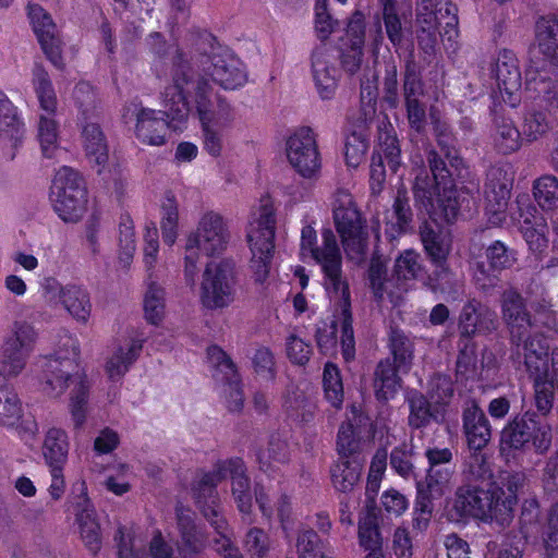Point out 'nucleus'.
Segmentation results:
<instances>
[{"instance_id":"a19ab883","label":"nucleus","mask_w":558,"mask_h":558,"mask_svg":"<svg viewBox=\"0 0 558 558\" xmlns=\"http://www.w3.org/2000/svg\"><path fill=\"white\" fill-rule=\"evenodd\" d=\"M61 303L77 320L86 322L90 315L92 304L86 290L78 286H66L62 293Z\"/></svg>"},{"instance_id":"aec40b11","label":"nucleus","mask_w":558,"mask_h":558,"mask_svg":"<svg viewBox=\"0 0 558 558\" xmlns=\"http://www.w3.org/2000/svg\"><path fill=\"white\" fill-rule=\"evenodd\" d=\"M513 174L502 167H492L487 171L485 184V214L488 222L498 227L506 220V210L510 199Z\"/></svg>"},{"instance_id":"052dcab7","label":"nucleus","mask_w":558,"mask_h":558,"mask_svg":"<svg viewBox=\"0 0 558 558\" xmlns=\"http://www.w3.org/2000/svg\"><path fill=\"white\" fill-rule=\"evenodd\" d=\"M322 544V539L313 529L300 530L296 539L299 558H324Z\"/></svg>"},{"instance_id":"6e6552de","label":"nucleus","mask_w":558,"mask_h":558,"mask_svg":"<svg viewBox=\"0 0 558 558\" xmlns=\"http://www.w3.org/2000/svg\"><path fill=\"white\" fill-rule=\"evenodd\" d=\"M551 445V426L542 422L533 412L515 416L501 432V450L511 449L521 452L533 450L537 454H546Z\"/></svg>"},{"instance_id":"7c9ffc66","label":"nucleus","mask_w":558,"mask_h":558,"mask_svg":"<svg viewBox=\"0 0 558 558\" xmlns=\"http://www.w3.org/2000/svg\"><path fill=\"white\" fill-rule=\"evenodd\" d=\"M221 470L226 473V478L231 477L232 495L238 504V508L243 513H248L252 507V495L250 490V480L245 475L244 462L240 458H233L221 462Z\"/></svg>"},{"instance_id":"c03bdc74","label":"nucleus","mask_w":558,"mask_h":558,"mask_svg":"<svg viewBox=\"0 0 558 558\" xmlns=\"http://www.w3.org/2000/svg\"><path fill=\"white\" fill-rule=\"evenodd\" d=\"M384 475V450L378 449L369 468L365 492V511L381 512L377 496Z\"/></svg>"},{"instance_id":"de8ad7c7","label":"nucleus","mask_w":558,"mask_h":558,"mask_svg":"<svg viewBox=\"0 0 558 558\" xmlns=\"http://www.w3.org/2000/svg\"><path fill=\"white\" fill-rule=\"evenodd\" d=\"M533 196L543 210H555L558 208V180L556 177L546 174L533 183Z\"/></svg>"},{"instance_id":"a878e982","label":"nucleus","mask_w":558,"mask_h":558,"mask_svg":"<svg viewBox=\"0 0 558 558\" xmlns=\"http://www.w3.org/2000/svg\"><path fill=\"white\" fill-rule=\"evenodd\" d=\"M389 340L393 363L391 368L386 367V400L401 388L400 374L408 373L413 356V343L402 331L391 329Z\"/></svg>"},{"instance_id":"c85d7f7f","label":"nucleus","mask_w":558,"mask_h":558,"mask_svg":"<svg viewBox=\"0 0 558 558\" xmlns=\"http://www.w3.org/2000/svg\"><path fill=\"white\" fill-rule=\"evenodd\" d=\"M75 520L78 524L81 537L86 548L96 555L101 548L100 525L96 511L85 492L75 497Z\"/></svg>"},{"instance_id":"9b49d317","label":"nucleus","mask_w":558,"mask_h":558,"mask_svg":"<svg viewBox=\"0 0 558 558\" xmlns=\"http://www.w3.org/2000/svg\"><path fill=\"white\" fill-rule=\"evenodd\" d=\"M50 199L57 215L65 222H76L83 216L86 187L74 169L61 167L52 180Z\"/></svg>"},{"instance_id":"9d476101","label":"nucleus","mask_w":558,"mask_h":558,"mask_svg":"<svg viewBox=\"0 0 558 558\" xmlns=\"http://www.w3.org/2000/svg\"><path fill=\"white\" fill-rule=\"evenodd\" d=\"M456 7L449 2L420 0L416 14V38L420 48L434 56L438 46L440 19L446 17L445 35L451 40L458 35Z\"/></svg>"},{"instance_id":"e2e57ef3","label":"nucleus","mask_w":558,"mask_h":558,"mask_svg":"<svg viewBox=\"0 0 558 558\" xmlns=\"http://www.w3.org/2000/svg\"><path fill=\"white\" fill-rule=\"evenodd\" d=\"M553 130V123L543 112L533 111L525 117L522 131L530 140L546 137Z\"/></svg>"},{"instance_id":"2f4dec72","label":"nucleus","mask_w":558,"mask_h":558,"mask_svg":"<svg viewBox=\"0 0 558 558\" xmlns=\"http://www.w3.org/2000/svg\"><path fill=\"white\" fill-rule=\"evenodd\" d=\"M287 156L290 163L304 178H313L320 170V158L316 142H288Z\"/></svg>"},{"instance_id":"1a4fd4ad","label":"nucleus","mask_w":558,"mask_h":558,"mask_svg":"<svg viewBox=\"0 0 558 558\" xmlns=\"http://www.w3.org/2000/svg\"><path fill=\"white\" fill-rule=\"evenodd\" d=\"M333 220L348 258L357 264L362 263L366 254L364 221L353 196L345 190H338L336 193Z\"/></svg>"},{"instance_id":"e433bc0d","label":"nucleus","mask_w":558,"mask_h":558,"mask_svg":"<svg viewBox=\"0 0 558 558\" xmlns=\"http://www.w3.org/2000/svg\"><path fill=\"white\" fill-rule=\"evenodd\" d=\"M226 478V473L221 470V462L217 463L211 472L204 473L193 487L194 497L198 508L203 512L208 505L220 510L217 504L216 486Z\"/></svg>"},{"instance_id":"f8f14e48","label":"nucleus","mask_w":558,"mask_h":558,"mask_svg":"<svg viewBox=\"0 0 558 558\" xmlns=\"http://www.w3.org/2000/svg\"><path fill=\"white\" fill-rule=\"evenodd\" d=\"M523 362L533 380L535 391V405L546 415L550 412L554 402L555 383L549 378L548 350L549 345L542 337L526 340L522 347Z\"/></svg>"},{"instance_id":"3c124183","label":"nucleus","mask_w":558,"mask_h":558,"mask_svg":"<svg viewBox=\"0 0 558 558\" xmlns=\"http://www.w3.org/2000/svg\"><path fill=\"white\" fill-rule=\"evenodd\" d=\"M430 400L420 392H414L409 398L410 415L409 424L414 428L426 426L433 418H437V409L432 410Z\"/></svg>"},{"instance_id":"0eeeda50","label":"nucleus","mask_w":558,"mask_h":558,"mask_svg":"<svg viewBox=\"0 0 558 558\" xmlns=\"http://www.w3.org/2000/svg\"><path fill=\"white\" fill-rule=\"evenodd\" d=\"M276 216L270 197L260 199L257 217L250 222L247 242L252 252L251 270L255 282L263 283L270 269L275 248Z\"/></svg>"},{"instance_id":"774afa93","label":"nucleus","mask_w":558,"mask_h":558,"mask_svg":"<svg viewBox=\"0 0 558 558\" xmlns=\"http://www.w3.org/2000/svg\"><path fill=\"white\" fill-rule=\"evenodd\" d=\"M287 355L289 360L298 365H305L310 361L312 348L305 343L300 337L291 333L287 338Z\"/></svg>"},{"instance_id":"ea45409f","label":"nucleus","mask_w":558,"mask_h":558,"mask_svg":"<svg viewBox=\"0 0 558 558\" xmlns=\"http://www.w3.org/2000/svg\"><path fill=\"white\" fill-rule=\"evenodd\" d=\"M362 464L356 459H339L330 469L332 484L336 489L345 493L359 482Z\"/></svg>"},{"instance_id":"49530a36","label":"nucleus","mask_w":558,"mask_h":558,"mask_svg":"<svg viewBox=\"0 0 558 558\" xmlns=\"http://www.w3.org/2000/svg\"><path fill=\"white\" fill-rule=\"evenodd\" d=\"M24 123L17 117L16 108L0 90V136L15 138L23 135Z\"/></svg>"},{"instance_id":"f03ea898","label":"nucleus","mask_w":558,"mask_h":558,"mask_svg":"<svg viewBox=\"0 0 558 558\" xmlns=\"http://www.w3.org/2000/svg\"><path fill=\"white\" fill-rule=\"evenodd\" d=\"M474 450L462 464L464 484L456 492L454 508L461 514L484 522L509 523L518 504V493L523 487L522 472L502 471L494 480L487 457Z\"/></svg>"},{"instance_id":"b1692460","label":"nucleus","mask_w":558,"mask_h":558,"mask_svg":"<svg viewBox=\"0 0 558 558\" xmlns=\"http://www.w3.org/2000/svg\"><path fill=\"white\" fill-rule=\"evenodd\" d=\"M497 328V314L476 299L465 302L459 313L458 331L461 340L471 341L477 333Z\"/></svg>"},{"instance_id":"412c9836","label":"nucleus","mask_w":558,"mask_h":558,"mask_svg":"<svg viewBox=\"0 0 558 558\" xmlns=\"http://www.w3.org/2000/svg\"><path fill=\"white\" fill-rule=\"evenodd\" d=\"M353 417L340 425L337 435V451L339 459H355V454L363 450L366 444L373 441L375 427L371 418L352 411Z\"/></svg>"},{"instance_id":"5701e85b","label":"nucleus","mask_w":558,"mask_h":558,"mask_svg":"<svg viewBox=\"0 0 558 558\" xmlns=\"http://www.w3.org/2000/svg\"><path fill=\"white\" fill-rule=\"evenodd\" d=\"M493 71L502 100L511 108L518 107L521 101L522 77L515 54L508 49L499 51Z\"/></svg>"},{"instance_id":"603ef678","label":"nucleus","mask_w":558,"mask_h":558,"mask_svg":"<svg viewBox=\"0 0 558 558\" xmlns=\"http://www.w3.org/2000/svg\"><path fill=\"white\" fill-rule=\"evenodd\" d=\"M145 318L151 325H158L165 315V291L155 282L148 286L144 296Z\"/></svg>"},{"instance_id":"20e7f679","label":"nucleus","mask_w":558,"mask_h":558,"mask_svg":"<svg viewBox=\"0 0 558 558\" xmlns=\"http://www.w3.org/2000/svg\"><path fill=\"white\" fill-rule=\"evenodd\" d=\"M65 350H58L46 359L43 366V390L51 396L59 397L68 388L69 383L74 385L70 398V411L74 426L80 428L86 418L89 384L86 376L78 371V350L72 339H66Z\"/></svg>"},{"instance_id":"473e14b6","label":"nucleus","mask_w":558,"mask_h":558,"mask_svg":"<svg viewBox=\"0 0 558 558\" xmlns=\"http://www.w3.org/2000/svg\"><path fill=\"white\" fill-rule=\"evenodd\" d=\"M420 271V255L416 252L407 250L396 259L393 275L397 280L401 282L398 284V291L396 293H389L390 302L395 306L401 304L403 295L408 291L407 281L415 279Z\"/></svg>"},{"instance_id":"393cba45","label":"nucleus","mask_w":558,"mask_h":558,"mask_svg":"<svg viewBox=\"0 0 558 558\" xmlns=\"http://www.w3.org/2000/svg\"><path fill=\"white\" fill-rule=\"evenodd\" d=\"M338 56L335 50L323 44L317 46L311 56L312 75L319 96L323 99L332 97L339 77L336 66Z\"/></svg>"},{"instance_id":"79ce46f5","label":"nucleus","mask_w":558,"mask_h":558,"mask_svg":"<svg viewBox=\"0 0 558 558\" xmlns=\"http://www.w3.org/2000/svg\"><path fill=\"white\" fill-rule=\"evenodd\" d=\"M381 520V512L366 511L363 519L359 524V541L361 547L365 550H383V537L380 532L379 521Z\"/></svg>"},{"instance_id":"680f3d73","label":"nucleus","mask_w":558,"mask_h":558,"mask_svg":"<svg viewBox=\"0 0 558 558\" xmlns=\"http://www.w3.org/2000/svg\"><path fill=\"white\" fill-rule=\"evenodd\" d=\"M386 34L398 53L409 48V40L402 31L401 21L397 14L392 13L391 0H386Z\"/></svg>"},{"instance_id":"7ed1b4c3","label":"nucleus","mask_w":558,"mask_h":558,"mask_svg":"<svg viewBox=\"0 0 558 558\" xmlns=\"http://www.w3.org/2000/svg\"><path fill=\"white\" fill-rule=\"evenodd\" d=\"M322 240V245H318L315 229L304 226L301 231V254L310 256L320 266L325 290L330 298L338 299L342 354L349 361L354 356L355 344L349 282L342 271V255L333 231L324 229Z\"/></svg>"},{"instance_id":"c756f323","label":"nucleus","mask_w":558,"mask_h":558,"mask_svg":"<svg viewBox=\"0 0 558 558\" xmlns=\"http://www.w3.org/2000/svg\"><path fill=\"white\" fill-rule=\"evenodd\" d=\"M462 418L470 449L482 450L492 437L490 424L484 411L473 401L464 409Z\"/></svg>"},{"instance_id":"bb28decb","label":"nucleus","mask_w":558,"mask_h":558,"mask_svg":"<svg viewBox=\"0 0 558 558\" xmlns=\"http://www.w3.org/2000/svg\"><path fill=\"white\" fill-rule=\"evenodd\" d=\"M179 532L178 549L181 558L199 555L208 545V535L195 523L194 513L182 506L175 508Z\"/></svg>"},{"instance_id":"0e129e2a","label":"nucleus","mask_w":558,"mask_h":558,"mask_svg":"<svg viewBox=\"0 0 558 558\" xmlns=\"http://www.w3.org/2000/svg\"><path fill=\"white\" fill-rule=\"evenodd\" d=\"M119 231L120 259L124 263H129L132 259L136 247L134 227L129 216L121 218Z\"/></svg>"},{"instance_id":"39448f33","label":"nucleus","mask_w":558,"mask_h":558,"mask_svg":"<svg viewBox=\"0 0 558 558\" xmlns=\"http://www.w3.org/2000/svg\"><path fill=\"white\" fill-rule=\"evenodd\" d=\"M438 145L439 151L430 149L427 156L433 173V183L427 181V177L417 175L414 184V195L433 220L444 219L451 222L459 213L458 192L448 186L450 172L439 153H445L449 165L456 169L462 165V159L456 151L451 153L444 142H438Z\"/></svg>"},{"instance_id":"6e6d98bb","label":"nucleus","mask_w":558,"mask_h":558,"mask_svg":"<svg viewBox=\"0 0 558 558\" xmlns=\"http://www.w3.org/2000/svg\"><path fill=\"white\" fill-rule=\"evenodd\" d=\"M314 12V28L316 36L320 40H326L335 32L338 26V21L333 19L330 13L328 0H316Z\"/></svg>"},{"instance_id":"338daca9","label":"nucleus","mask_w":558,"mask_h":558,"mask_svg":"<svg viewBox=\"0 0 558 558\" xmlns=\"http://www.w3.org/2000/svg\"><path fill=\"white\" fill-rule=\"evenodd\" d=\"M363 56V46L349 44L347 40L340 45V61L343 70L349 74H354L361 68Z\"/></svg>"},{"instance_id":"a211bd4d","label":"nucleus","mask_w":558,"mask_h":558,"mask_svg":"<svg viewBox=\"0 0 558 558\" xmlns=\"http://www.w3.org/2000/svg\"><path fill=\"white\" fill-rule=\"evenodd\" d=\"M183 52L181 49H179ZM183 58L190 64L185 54ZM204 75L195 74L192 66H190L195 77H203L207 83L205 75H208L213 81L225 89H235L243 86L247 82V72L243 62L234 54L227 50L214 52L211 56L202 59Z\"/></svg>"},{"instance_id":"4d7b16f0","label":"nucleus","mask_w":558,"mask_h":558,"mask_svg":"<svg viewBox=\"0 0 558 558\" xmlns=\"http://www.w3.org/2000/svg\"><path fill=\"white\" fill-rule=\"evenodd\" d=\"M269 535L260 527H251L244 537L243 547L251 558H265L270 550Z\"/></svg>"},{"instance_id":"423d86ee","label":"nucleus","mask_w":558,"mask_h":558,"mask_svg":"<svg viewBox=\"0 0 558 558\" xmlns=\"http://www.w3.org/2000/svg\"><path fill=\"white\" fill-rule=\"evenodd\" d=\"M231 239L228 226L221 215L208 211L202 216L195 231L185 243L184 277L189 286H194L198 275L199 252L207 256L221 254Z\"/></svg>"},{"instance_id":"13d9d810","label":"nucleus","mask_w":558,"mask_h":558,"mask_svg":"<svg viewBox=\"0 0 558 558\" xmlns=\"http://www.w3.org/2000/svg\"><path fill=\"white\" fill-rule=\"evenodd\" d=\"M453 384L449 376L437 374L430 378L427 398L437 405H447L453 396Z\"/></svg>"},{"instance_id":"864d4df0","label":"nucleus","mask_w":558,"mask_h":558,"mask_svg":"<svg viewBox=\"0 0 558 558\" xmlns=\"http://www.w3.org/2000/svg\"><path fill=\"white\" fill-rule=\"evenodd\" d=\"M323 384L326 399L336 409L341 408L343 402V387L340 371L335 364L327 363L325 365Z\"/></svg>"},{"instance_id":"4be33fe9","label":"nucleus","mask_w":558,"mask_h":558,"mask_svg":"<svg viewBox=\"0 0 558 558\" xmlns=\"http://www.w3.org/2000/svg\"><path fill=\"white\" fill-rule=\"evenodd\" d=\"M425 458L428 468L424 484L432 496H442L450 489L456 474L453 452L450 448L427 447Z\"/></svg>"},{"instance_id":"f3484780","label":"nucleus","mask_w":558,"mask_h":558,"mask_svg":"<svg viewBox=\"0 0 558 558\" xmlns=\"http://www.w3.org/2000/svg\"><path fill=\"white\" fill-rule=\"evenodd\" d=\"M36 339L37 333L32 325L15 322L11 335L1 347L0 372L8 376H17L25 367Z\"/></svg>"},{"instance_id":"6ab92c4d","label":"nucleus","mask_w":558,"mask_h":558,"mask_svg":"<svg viewBox=\"0 0 558 558\" xmlns=\"http://www.w3.org/2000/svg\"><path fill=\"white\" fill-rule=\"evenodd\" d=\"M500 306L502 319L510 331L511 343L515 345V354L519 357L523 356L522 347L526 340L542 337L546 341L539 333L531 335V315L526 310L524 299L518 291L513 289L504 291Z\"/></svg>"},{"instance_id":"8fccbe9b","label":"nucleus","mask_w":558,"mask_h":558,"mask_svg":"<svg viewBox=\"0 0 558 558\" xmlns=\"http://www.w3.org/2000/svg\"><path fill=\"white\" fill-rule=\"evenodd\" d=\"M259 469L267 471L272 463L283 464L290 459L289 446L278 436H271L266 450H257L255 453Z\"/></svg>"},{"instance_id":"5fc2aeb1","label":"nucleus","mask_w":558,"mask_h":558,"mask_svg":"<svg viewBox=\"0 0 558 558\" xmlns=\"http://www.w3.org/2000/svg\"><path fill=\"white\" fill-rule=\"evenodd\" d=\"M203 515L209 522V524L216 531V533L219 535V537L214 539V545L216 551L223 557L226 555V551H223V541H227L229 544H233L230 537L228 536V522L226 518L222 515L221 511L210 505L203 509Z\"/></svg>"},{"instance_id":"a18cd8bd","label":"nucleus","mask_w":558,"mask_h":558,"mask_svg":"<svg viewBox=\"0 0 558 558\" xmlns=\"http://www.w3.org/2000/svg\"><path fill=\"white\" fill-rule=\"evenodd\" d=\"M179 205L172 192L165 193L161 202L160 228L163 242L172 245L178 236Z\"/></svg>"},{"instance_id":"f257e3e1","label":"nucleus","mask_w":558,"mask_h":558,"mask_svg":"<svg viewBox=\"0 0 558 558\" xmlns=\"http://www.w3.org/2000/svg\"><path fill=\"white\" fill-rule=\"evenodd\" d=\"M170 83L161 93L163 110L142 109L137 114L136 136L143 140H166L181 133L190 113L195 110L206 140H215L220 124L215 106L221 110L222 99L203 77H195L177 47L172 58Z\"/></svg>"},{"instance_id":"c9c22d12","label":"nucleus","mask_w":558,"mask_h":558,"mask_svg":"<svg viewBox=\"0 0 558 558\" xmlns=\"http://www.w3.org/2000/svg\"><path fill=\"white\" fill-rule=\"evenodd\" d=\"M525 86L547 110H558V80L529 72Z\"/></svg>"},{"instance_id":"09e8293b","label":"nucleus","mask_w":558,"mask_h":558,"mask_svg":"<svg viewBox=\"0 0 558 558\" xmlns=\"http://www.w3.org/2000/svg\"><path fill=\"white\" fill-rule=\"evenodd\" d=\"M376 244L374 247V252L371 258V264L368 267V281L369 287L373 291L375 299L381 301L384 295V262L381 259L380 253V226L379 220L376 221V227L374 228Z\"/></svg>"},{"instance_id":"2eb2a0df","label":"nucleus","mask_w":558,"mask_h":558,"mask_svg":"<svg viewBox=\"0 0 558 558\" xmlns=\"http://www.w3.org/2000/svg\"><path fill=\"white\" fill-rule=\"evenodd\" d=\"M36 339L37 333L32 325L15 322L11 335L1 347L0 372L8 376H17L25 367Z\"/></svg>"},{"instance_id":"69168bd1","label":"nucleus","mask_w":558,"mask_h":558,"mask_svg":"<svg viewBox=\"0 0 558 558\" xmlns=\"http://www.w3.org/2000/svg\"><path fill=\"white\" fill-rule=\"evenodd\" d=\"M420 233L424 248L432 259L435 262L444 260L447 255V248L439 235L427 223L421 227Z\"/></svg>"},{"instance_id":"72a5a7b5","label":"nucleus","mask_w":558,"mask_h":558,"mask_svg":"<svg viewBox=\"0 0 558 558\" xmlns=\"http://www.w3.org/2000/svg\"><path fill=\"white\" fill-rule=\"evenodd\" d=\"M536 41L544 59L558 66V17L542 19L537 23Z\"/></svg>"},{"instance_id":"4468645a","label":"nucleus","mask_w":558,"mask_h":558,"mask_svg":"<svg viewBox=\"0 0 558 558\" xmlns=\"http://www.w3.org/2000/svg\"><path fill=\"white\" fill-rule=\"evenodd\" d=\"M36 339L37 333L32 325L15 322L11 335L1 347L0 372L8 376H17L25 367Z\"/></svg>"},{"instance_id":"4c0bfd02","label":"nucleus","mask_w":558,"mask_h":558,"mask_svg":"<svg viewBox=\"0 0 558 558\" xmlns=\"http://www.w3.org/2000/svg\"><path fill=\"white\" fill-rule=\"evenodd\" d=\"M68 435L60 428H50L45 437L43 454L49 466H63L69 453Z\"/></svg>"},{"instance_id":"dca6fc26","label":"nucleus","mask_w":558,"mask_h":558,"mask_svg":"<svg viewBox=\"0 0 558 558\" xmlns=\"http://www.w3.org/2000/svg\"><path fill=\"white\" fill-rule=\"evenodd\" d=\"M36 339L37 333L32 325L15 322L11 335L1 347L0 372L8 376H17L25 367Z\"/></svg>"},{"instance_id":"cd10ccee","label":"nucleus","mask_w":558,"mask_h":558,"mask_svg":"<svg viewBox=\"0 0 558 558\" xmlns=\"http://www.w3.org/2000/svg\"><path fill=\"white\" fill-rule=\"evenodd\" d=\"M28 15L45 54L56 68L63 69L61 43L56 36V25L51 16L39 5H31Z\"/></svg>"},{"instance_id":"37998d69","label":"nucleus","mask_w":558,"mask_h":558,"mask_svg":"<svg viewBox=\"0 0 558 558\" xmlns=\"http://www.w3.org/2000/svg\"><path fill=\"white\" fill-rule=\"evenodd\" d=\"M142 348V340H132L126 348L120 347L107 363L109 377L113 380L121 378L138 357Z\"/></svg>"},{"instance_id":"ddd939ff","label":"nucleus","mask_w":558,"mask_h":558,"mask_svg":"<svg viewBox=\"0 0 558 558\" xmlns=\"http://www.w3.org/2000/svg\"><path fill=\"white\" fill-rule=\"evenodd\" d=\"M235 266L231 260L209 263L203 272L201 302L208 310L223 308L234 300Z\"/></svg>"},{"instance_id":"58836bf2","label":"nucleus","mask_w":558,"mask_h":558,"mask_svg":"<svg viewBox=\"0 0 558 558\" xmlns=\"http://www.w3.org/2000/svg\"><path fill=\"white\" fill-rule=\"evenodd\" d=\"M208 361L214 368L213 377L227 386H232L240 381L235 364L217 345H211L207 349Z\"/></svg>"},{"instance_id":"bf43d9fd","label":"nucleus","mask_w":558,"mask_h":558,"mask_svg":"<svg viewBox=\"0 0 558 558\" xmlns=\"http://www.w3.org/2000/svg\"><path fill=\"white\" fill-rule=\"evenodd\" d=\"M486 258L493 269L502 270L515 264L517 254L501 241H495L486 248Z\"/></svg>"},{"instance_id":"f704fd0d","label":"nucleus","mask_w":558,"mask_h":558,"mask_svg":"<svg viewBox=\"0 0 558 558\" xmlns=\"http://www.w3.org/2000/svg\"><path fill=\"white\" fill-rule=\"evenodd\" d=\"M5 373L0 372V424L3 426H14L22 417V403L10 385Z\"/></svg>"}]
</instances>
